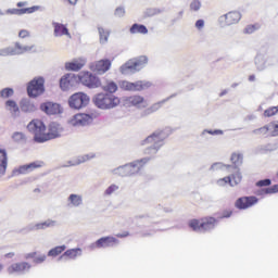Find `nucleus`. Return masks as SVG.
Listing matches in <instances>:
<instances>
[{"mask_svg":"<svg viewBox=\"0 0 278 278\" xmlns=\"http://www.w3.org/2000/svg\"><path fill=\"white\" fill-rule=\"evenodd\" d=\"M216 218L214 217H203L201 219L189 220V227L193 231H210L216 227Z\"/></svg>","mask_w":278,"mask_h":278,"instance_id":"5","label":"nucleus"},{"mask_svg":"<svg viewBox=\"0 0 278 278\" xmlns=\"http://www.w3.org/2000/svg\"><path fill=\"white\" fill-rule=\"evenodd\" d=\"M70 5H75L79 0H66Z\"/></svg>","mask_w":278,"mask_h":278,"instance_id":"55","label":"nucleus"},{"mask_svg":"<svg viewBox=\"0 0 278 278\" xmlns=\"http://www.w3.org/2000/svg\"><path fill=\"white\" fill-rule=\"evenodd\" d=\"M5 108L11 114H18V104H16V101L14 100H8L5 102Z\"/></svg>","mask_w":278,"mask_h":278,"instance_id":"34","label":"nucleus"},{"mask_svg":"<svg viewBox=\"0 0 278 278\" xmlns=\"http://www.w3.org/2000/svg\"><path fill=\"white\" fill-rule=\"evenodd\" d=\"M25 260H33L34 264H42L47 262V254L38 255V252H30L25 255Z\"/></svg>","mask_w":278,"mask_h":278,"instance_id":"25","label":"nucleus"},{"mask_svg":"<svg viewBox=\"0 0 278 278\" xmlns=\"http://www.w3.org/2000/svg\"><path fill=\"white\" fill-rule=\"evenodd\" d=\"M240 181H242V175L240 174V172H237L231 177L227 176V177L220 178L219 180H217V184L218 186H227V184H229V186L233 187V186H238Z\"/></svg>","mask_w":278,"mask_h":278,"instance_id":"16","label":"nucleus"},{"mask_svg":"<svg viewBox=\"0 0 278 278\" xmlns=\"http://www.w3.org/2000/svg\"><path fill=\"white\" fill-rule=\"evenodd\" d=\"M78 79L83 86L87 88H100L101 79L99 77L92 75L90 72H83L79 74Z\"/></svg>","mask_w":278,"mask_h":278,"instance_id":"8","label":"nucleus"},{"mask_svg":"<svg viewBox=\"0 0 278 278\" xmlns=\"http://www.w3.org/2000/svg\"><path fill=\"white\" fill-rule=\"evenodd\" d=\"M31 265L27 262L13 263L8 267L9 275H14V273H25V270H29Z\"/></svg>","mask_w":278,"mask_h":278,"instance_id":"19","label":"nucleus"},{"mask_svg":"<svg viewBox=\"0 0 278 278\" xmlns=\"http://www.w3.org/2000/svg\"><path fill=\"white\" fill-rule=\"evenodd\" d=\"M52 225H54V222H45L43 224H41V227L43 229V227H52Z\"/></svg>","mask_w":278,"mask_h":278,"instance_id":"51","label":"nucleus"},{"mask_svg":"<svg viewBox=\"0 0 278 278\" xmlns=\"http://www.w3.org/2000/svg\"><path fill=\"white\" fill-rule=\"evenodd\" d=\"M93 103L100 110H113V108L121 105V98L112 93L100 92L94 96Z\"/></svg>","mask_w":278,"mask_h":278,"instance_id":"1","label":"nucleus"},{"mask_svg":"<svg viewBox=\"0 0 278 278\" xmlns=\"http://www.w3.org/2000/svg\"><path fill=\"white\" fill-rule=\"evenodd\" d=\"M149 64V59L144 55L130 59L124 65L121 66L119 71L122 75H127L129 71L136 73V71H142L144 66Z\"/></svg>","mask_w":278,"mask_h":278,"instance_id":"3","label":"nucleus"},{"mask_svg":"<svg viewBox=\"0 0 278 278\" xmlns=\"http://www.w3.org/2000/svg\"><path fill=\"white\" fill-rule=\"evenodd\" d=\"M115 244H118V239H116V237H102L96 241L97 249L115 247Z\"/></svg>","mask_w":278,"mask_h":278,"instance_id":"18","label":"nucleus"},{"mask_svg":"<svg viewBox=\"0 0 278 278\" xmlns=\"http://www.w3.org/2000/svg\"><path fill=\"white\" fill-rule=\"evenodd\" d=\"M231 214H233V211L231 210H226L222 213L220 218H230Z\"/></svg>","mask_w":278,"mask_h":278,"instance_id":"49","label":"nucleus"},{"mask_svg":"<svg viewBox=\"0 0 278 278\" xmlns=\"http://www.w3.org/2000/svg\"><path fill=\"white\" fill-rule=\"evenodd\" d=\"M241 18L242 15L240 14V12L231 11L225 15V23L226 25H236V23H239Z\"/></svg>","mask_w":278,"mask_h":278,"instance_id":"24","label":"nucleus"},{"mask_svg":"<svg viewBox=\"0 0 278 278\" xmlns=\"http://www.w3.org/2000/svg\"><path fill=\"white\" fill-rule=\"evenodd\" d=\"M27 5V2H17V8H25Z\"/></svg>","mask_w":278,"mask_h":278,"instance_id":"56","label":"nucleus"},{"mask_svg":"<svg viewBox=\"0 0 278 278\" xmlns=\"http://www.w3.org/2000/svg\"><path fill=\"white\" fill-rule=\"evenodd\" d=\"M54 27V36H71L68 33V28H66L63 24L53 23Z\"/></svg>","mask_w":278,"mask_h":278,"instance_id":"29","label":"nucleus"},{"mask_svg":"<svg viewBox=\"0 0 278 278\" xmlns=\"http://www.w3.org/2000/svg\"><path fill=\"white\" fill-rule=\"evenodd\" d=\"M160 142H162V131H155L143 141V144H153L155 147Z\"/></svg>","mask_w":278,"mask_h":278,"instance_id":"27","label":"nucleus"},{"mask_svg":"<svg viewBox=\"0 0 278 278\" xmlns=\"http://www.w3.org/2000/svg\"><path fill=\"white\" fill-rule=\"evenodd\" d=\"M230 162H232V164L235 166H240L242 165V162H243V156L242 154L238 153V152H235L231 154V157H230Z\"/></svg>","mask_w":278,"mask_h":278,"instance_id":"35","label":"nucleus"},{"mask_svg":"<svg viewBox=\"0 0 278 278\" xmlns=\"http://www.w3.org/2000/svg\"><path fill=\"white\" fill-rule=\"evenodd\" d=\"M159 108H162V102L153 104L151 110H159Z\"/></svg>","mask_w":278,"mask_h":278,"instance_id":"54","label":"nucleus"},{"mask_svg":"<svg viewBox=\"0 0 278 278\" xmlns=\"http://www.w3.org/2000/svg\"><path fill=\"white\" fill-rule=\"evenodd\" d=\"M249 81H255V75H250L249 76Z\"/></svg>","mask_w":278,"mask_h":278,"instance_id":"57","label":"nucleus"},{"mask_svg":"<svg viewBox=\"0 0 278 278\" xmlns=\"http://www.w3.org/2000/svg\"><path fill=\"white\" fill-rule=\"evenodd\" d=\"M100 35V42H105L110 38V31L105 30L103 27L98 28Z\"/></svg>","mask_w":278,"mask_h":278,"instance_id":"39","label":"nucleus"},{"mask_svg":"<svg viewBox=\"0 0 278 278\" xmlns=\"http://www.w3.org/2000/svg\"><path fill=\"white\" fill-rule=\"evenodd\" d=\"M256 29H260V25L255 24V25H248L244 28V34H253L254 31H256Z\"/></svg>","mask_w":278,"mask_h":278,"instance_id":"43","label":"nucleus"},{"mask_svg":"<svg viewBox=\"0 0 278 278\" xmlns=\"http://www.w3.org/2000/svg\"><path fill=\"white\" fill-rule=\"evenodd\" d=\"M14 96V89L12 88H4L0 91V97L2 99H10V97Z\"/></svg>","mask_w":278,"mask_h":278,"instance_id":"38","label":"nucleus"},{"mask_svg":"<svg viewBox=\"0 0 278 278\" xmlns=\"http://www.w3.org/2000/svg\"><path fill=\"white\" fill-rule=\"evenodd\" d=\"M152 84L148 80H137L131 83V92H142V90H148L151 88Z\"/></svg>","mask_w":278,"mask_h":278,"instance_id":"23","label":"nucleus"},{"mask_svg":"<svg viewBox=\"0 0 278 278\" xmlns=\"http://www.w3.org/2000/svg\"><path fill=\"white\" fill-rule=\"evenodd\" d=\"M41 112L49 115L60 114L62 112V106L58 103L53 102H45L40 104Z\"/></svg>","mask_w":278,"mask_h":278,"instance_id":"15","label":"nucleus"},{"mask_svg":"<svg viewBox=\"0 0 278 278\" xmlns=\"http://www.w3.org/2000/svg\"><path fill=\"white\" fill-rule=\"evenodd\" d=\"M118 86H119L121 90H124L126 92H131V81L122 80L118 83Z\"/></svg>","mask_w":278,"mask_h":278,"instance_id":"40","label":"nucleus"},{"mask_svg":"<svg viewBox=\"0 0 278 278\" xmlns=\"http://www.w3.org/2000/svg\"><path fill=\"white\" fill-rule=\"evenodd\" d=\"M38 10H40V7L38 5L25 8V9H14L13 11H11V14H18V15L34 14V12H38Z\"/></svg>","mask_w":278,"mask_h":278,"instance_id":"28","label":"nucleus"},{"mask_svg":"<svg viewBox=\"0 0 278 278\" xmlns=\"http://www.w3.org/2000/svg\"><path fill=\"white\" fill-rule=\"evenodd\" d=\"M36 51V46L34 43L23 46L16 42L14 48L9 49L10 55H23V53H34Z\"/></svg>","mask_w":278,"mask_h":278,"instance_id":"13","label":"nucleus"},{"mask_svg":"<svg viewBox=\"0 0 278 278\" xmlns=\"http://www.w3.org/2000/svg\"><path fill=\"white\" fill-rule=\"evenodd\" d=\"M68 201L72 205H74V207H79V205L83 203L81 195L77 194H71Z\"/></svg>","mask_w":278,"mask_h":278,"instance_id":"37","label":"nucleus"},{"mask_svg":"<svg viewBox=\"0 0 278 278\" xmlns=\"http://www.w3.org/2000/svg\"><path fill=\"white\" fill-rule=\"evenodd\" d=\"M147 162H149V159L135 161L130 164L118 167L116 173L122 177H131V175H137V173H140L141 168H144V164H147Z\"/></svg>","mask_w":278,"mask_h":278,"instance_id":"4","label":"nucleus"},{"mask_svg":"<svg viewBox=\"0 0 278 278\" xmlns=\"http://www.w3.org/2000/svg\"><path fill=\"white\" fill-rule=\"evenodd\" d=\"M14 255H16L14 252H9V253L4 254V257L7 260H12V257H14Z\"/></svg>","mask_w":278,"mask_h":278,"instance_id":"52","label":"nucleus"},{"mask_svg":"<svg viewBox=\"0 0 278 278\" xmlns=\"http://www.w3.org/2000/svg\"><path fill=\"white\" fill-rule=\"evenodd\" d=\"M116 190H118V186H116V185H111V186L105 190V194H106V195L114 194V192H116Z\"/></svg>","mask_w":278,"mask_h":278,"instance_id":"45","label":"nucleus"},{"mask_svg":"<svg viewBox=\"0 0 278 278\" xmlns=\"http://www.w3.org/2000/svg\"><path fill=\"white\" fill-rule=\"evenodd\" d=\"M27 93L28 97H40V94L45 93V78L35 77L27 85Z\"/></svg>","mask_w":278,"mask_h":278,"instance_id":"6","label":"nucleus"},{"mask_svg":"<svg viewBox=\"0 0 278 278\" xmlns=\"http://www.w3.org/2000/svg\"><path fill=\"white\" fill-rule=\"evenodd\" d=\"M75 81L77 79L75 78V75L73 74H66L60 79V88L61 90H71L73 86H75Z\"/></svg>","mask_w":278,"mask_h":278,"instance_id":"20","label":"nucleus"},{"mask_svg":"<svg viewBox=\"0 0 278 278\" xmlns=\"http://www.w3.org/2000/svg\"><path fill=\"white\" fill-rule=\"evenodd\" d=\"M216 166H220V163H215V164H213V165H212V168L214 169V168H216Z\"/></svg>","mask_w":278,"mask_h":278,"instance_id":"59","label":"nucleus"},{"mask_svg":"<svg viewBox=\"0 0 278 278\" xmlns=\"http://www.w3.org/2000/svg\"><path fill=\"white\" fill-rule=\"evenodd\" d=\"M64 251H66V245H58L48 252V257H58V255H62Z\"/></svg>","mask_w":278,"mask_h":278,"instance_id":"33","label":"nucleus"},{"mask_svg":"<svg viewBox=\"0 0 278 278\" xmlns=\"http://www.w3.org/2000/svg\"><path fill=\"white\" fill-rule=\"evenodd\" d=\"M190 10L192 12H199V10H201V2L199 0H193L191 3H190Z\"/></svg>","mask_w":278,"mask_h":278,"instance_id":"42","label":"nucleus"},{"mask_svg":"<svg viewBox=\"0 0 278 278\" xmlns=\"http://www.w3.org/2000/svg\"><path fill=\"white\" fill-rule=\"evenodd\" d=\"M13 140H15V142H18L21 140H25V135L23 132H15L13 135Z\"/></svg>","mask_w":278,"mask_h":278,"instance_id":"46","label":"nucleus"},{"mask_svg":"<svg viewBox=\"0 0 278 278\" xmlns=\"http://www.w3.org/2000/svg\"><path fill=\"white\" fill-rule=\"evenodd\" d=\"M27 129L34 136V141L38 143L47 142V126L43 121L33 119L27 125Z\"/></svg>","mask_w":278,"mask_h":278,"instance_id":"2","label":"nucleus"},{"mask_svg":"<svg viewBox=\"0 0 278 278\" xmlns=\"http://www.w3.org/2000/svg\"><path fill=\"white\" fill-rule=\"evenodd\" d=\"M81 255V249L75 248L70 249L63 253V255L60 256V260H64L66 257L67 260H77V257H80Z\"/></svg>","mask_w":278,"mask_h":278,"instance_id":"26","label":"nucleus"},{"mask_svg":"<svg viewBox=\"0 0 278 278\" xmlns=\"http://www.w3.org/2000/svg\"><path fill=\"white\" fill-rule=\"evenodd\" d=\"M254 134H258L261 136H266V134L269 136H278V121H274L268 125L254 130Z\"/></svg>","mask_w":278,"mask_h":278,"instance_id":"14","label":"nucleus"},{"mask_svg":"<svg viewBox=\"0 0 278 278\" xmlns=\"http://www.w3.org/2000/svg\"><path fill=\"white\" fill-rule=\"evenodd\" d=\"M5 168H8V153L5 150H0V170L1 173H5Z\"/></svg>","mask_w":278,"mask_h":278,"instance_id":"32","label":"nucleus"},{"mask_svg":"<svg viewBox=\"0 0 278 278\" xmlns=\"http://www.w3.org/2000/svg\"><path fill=\"white\" fill-rule=\"evenodd\" d=\"M277 192H278V185H274L271 187H268L262 190L263 194H277Z\"/></svg>","mask_w":278,"mask_h":278,"instance_id":"41","label":"nucleus"},{"mask_svg":"<svg viewBox=\"0 0 278 278\" xmlns=\"http://www.w3.org/2000/svg\"><path fill=\"white\" fill-rule=\"evenodd\" d=\"M92 115L86 113H78L72 117L70 124L73 127H86V125L92 124Z\"/></svg>","mask_w":278,"mask_h":278,"instance_id":"11","label":"nucleus"},{"mask_svg":"<svg viewBox=\"0 0 278 278\" xmlns=\"http://www.w3.org/2000/svg\"><path fill=\"white\" fill-rule=\"evenodd\" d=\"M208 134H212V135H214V134H222V131L220 130H215V131H208Z\"/></svg>","mask_w":278,"mask_h":278,"instance_id":"58","label":"nucleus"},{"mask_svg":"<svg viewBox=\"0 0 278 278\" xmlns=\"http://www.w3.org/2000/svg\"><path fill=\"white\" fill-rule=\"evenodd\" d=\"M278 114V105L277 106H270L268 109H266L263 113V116L265 118H270L273 116H277Z\"/></svg>","mask_w":278,"mask_h":278,"instance_id":"36","label":"nucleus"},{"mask_svg":"<svg viewBox=\"0 0 278 278\" xmlns=\"http://www.w3.org/2000/svg\"><path fill=\"white\" fill-rule=\"evenodd\" d=\"M195 27L197 29H203V27H205V22L203 20H198L195 22Z\"/></svg>","mask_w":278,"mask_h":278,"instance_id":"50","label":"nucleus"},{"mask_svg":"<svg viewBox=\"0 0 278 278\" xmlns=\"http://www.w3.org/2000/svg\"><path fill=\"white\" fill-rule=\"evenodd\" d=\"M270 184H273L271 180L267 178V179L258 180L256 182V186L257 188H267V186H270Z\"/></svg>","mask_w":278,"mask_h":278,"instance_id":"44","label":"nucleus"},{"mask_svg":"<svg viewBox=\"0 0 278 278\" xmlns=\"http://www.w3.org/2000/svg\"><path fill=\"white\" fill-rule=\"evenodd\" d=\"M125 105H128V108H148L149 103L144 99V97L140 94H134L126 97L124 99Z\"/></svg>","mask_w":278,"mask_h":278,"instance_id":"12","label":"nucleus"},{"mask_svg":"<svg viewBox=\"0 0 278 278\" xmlns=\"http://www.w3.org/2000/svg\"><path fill=\"white\" fill-rule=\"evenodd\" d=\"M129 236V232H124V233H117L116 238H127Z\"/></svg>","mask_w":278,"mask_h":278,"instance_id":"53","label":"nucleus"},{"mask_svg":"<svg viewBox=\"0 0 278 278\" xmlns=\"http://www.w3.org/2000/svg\"><path fill=\"white\" fill-rule=\"evenodd\" d=\"M55 138H60V126L52 123L48 127V132H46V142H49V140H55Z\"/></svg>","mask_w":278,"mask_h":278,"instance_id":"22","label":"nucleus"},{"mask_svg":"<svg viewBox=\"0 0 278 278\" xmlns=\"http://www.w3.org/2000/svg\"><path fill=\"white\" fill-rule=\"evenodd\" d=\"M90 102V98L88 94L84 92H76L72 94L68 99V105L73 110H81V108H85V105H88Z\"/></svg>","mask_w":278,"mask_h":278,"instance_id":"7","label":"nucleus"},{"mask_svg":"<svg viewBox=\"0 0 278 278\" xmlns=\"http://www.w3.org/2000/svg\"><path fill=\"white\" fill-rule=\"evenodd\" d=\"M110 68H112V61L109 59H103L90 64V71L98 75H104V73H108Z\"/></svg>","mask_w":278,"mask_h":278,"instance_id":"10","label":"nucleus"},{"mask_svg":"<svg viewBox=\"0 0 278 278\" xmlns=\"http://www.w3.org/2000/svg\"><path fill=\"white\" fill-rule=\"evenodd\" d=\"M86 66V60L83 58L74 59L71 62L65 63L66 71H81Z\"/></svg>","mask_w":278,"mask_h":278,"instance_id":"21","label":"nucleus"},{"mask_svg":"<svg viewBox=\"0 0 278 278\" xmlns=\"http://www.w3.org/2000/svg\"><path fill=\"white\" fill-rule=\"evenodd\" d=\"M18 38H29V30L27 29L20 30Z\"/></svg>","mask_w":278,"mask_h":278,"instance_id":"48","label":"nucleus"},{"mask_svg":"<svg viewBox=\"0 0 278 278\" xmlns=\"http://www.w3.org/2000/svg\"><path fill=\"white\" fill-rule=\"evenodd\" d=\"M45 166V162L42 161H35L29 164H25L18 167V173L21 175H27L28 173H34V170L38 168H42Z\"/></svg>","mask_w":278,"mask_h":278,"instance_id":"17","label":"nucleus"},{"mask_svg":"<svg viewBox=\"0 0 278 278\" xmlns=\"http://www.w3.org/2000/svg\"><path fill=\"white\" fill-rule=\"evenodd\" d=\"M129 31L130 34H142V35L149 34V29L147 28V26L142 24H134L130 27Z\"/></svg>","mask_w":278,"mask_h":278,"instance_id":"31","label":"nucleus"},{"mask_svg":"<svg viewBox=\"0 0 278 278\" xmlns=\"http://www.w3.org/2000/svg\"><path fill=\"white\" fill-rule=\"evenodd\" d=\"M0 273H3V264H0Z\"/></svg>","mask_w":278,"mask_h":278,"instance_id":"60","label":"nucleus"},{"mask_svg":"<svg viewBox=\"0 0 278 278\" xmlns=\"http://www.w3.org/2000/svg\"><path fill=\"white\" fill-rule=\"evenodd\" d=\"M258 202L260 199L255 195L241 197L236 200L235 207H237V210H249L250 207H253V205H257Z\"/></svg>","mask_w":278,"mask_h":278,"instance_id":"9","label":"nucleus"},{"mask_svg":"<svg viewBox=\"0 0 278 278\" xmlns=\"http://www.w3.org/2000/svg\"><path fill=\"white\" fill-rule=\"evenodd\" d=\"M102 90L108 92V94H114L118 90V85L114 80H108L105 85L102 86Z\"/></svg>","mask_w":278,"mask_h":278,"instance_id":"30","label":"nucleus"},{"mask_svg":"<svg viewBox=\"0 0 278 278\" xmlns=\"http://www.w3.org/2000/svg\"><path fill=\"white\" fill-rule=\"evenodd\" d=\"M115 16H125V8L118 7L115 9Z\"/></svg>","mask_w":278,"mask_h":278,"instance_id":"47","label":"nucleus"}]
</instances>
